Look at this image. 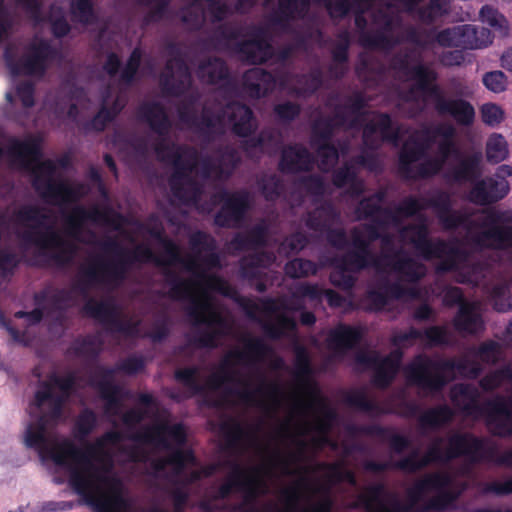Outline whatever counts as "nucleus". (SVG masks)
Returning <instances> with one entry per match:
<instances>
[{
    "mask_svg": "<svg viewBox=\"0 0 512 512\" xmlns=\"http://www.w3.org/2000/svg\"><path fill=\"white\" fill-rule=\"evenodd\" d=\"M480 392L473 384L457 383L450 389V400L467 415L481 412L493 436L507 438L512 435V396L496 395L481 407Z\"/></svg>",
    "mask_w": 512,
    "mask_h": 512,
    "instance_id": "8",
    "label": "nucleus"
},
{
    "mask_svg": "<svg viewBox=\"0 0 512 512\" xmlns=\"http://www.w3.org/2000/svg\"><path fill=\"white\" fill-rule=\"evenodd\" d=\"M52 419L47 413H43L38 418L27 425L24 434V443L28 448L38 451L42 459H50L56 465L68 466L67 455L63 452L62 441L57 442L52 439L47 432L49 421H57Z\"/></svg>",
    "mask_w": 512,
    "mask_h": 512,
    "instance_id": "15",
    "label": "nucleus"
},
{
    "mask_svg": "<svg viewBox=\"0 0 512 512\" xmlns=\"http://www.w3.org/2000/svg\"><path fill=\"white\" fill-rule=\"evenodd\" d=\"M363 430L368 435L388 441L391 450L396 454L403 453L411 446V441L407 436L395 433L391 428L375 424L366 426Z\"/></svg>",
    "mask_w": 512,
    "mask_h": 512,
    "instance_id": "59",
    "label": "nucleus"
},
{
    "mask_svg": "<svg viewBox=\"0 0 512 512\" xmlns=\"http://www.w3.org/2000/svg\"><path fill=\"white\" fill-rule=\"evenodd\" d=\"M397 68L408 75L410 79L415 81V84L410 89L409 94H412L415 90L423 92L438 79L436 71L422 63L410 66L406 57L398 60Z\"/></svg>",
    "mask_w": 512,
    "mask_h": 512,
    "instance_id": "55",
    "label": "nucleus"
},
{
    "mask_svg": "<svg viewBox=\"0 0 512 512\" xmlns=\"http://www.w3.org/2000/svg\"><path fill=\"white\" fill-rule=\"evenodd\" d=\"M401 349H394L388 355L381 357L378 352L359 351L355 361L368 369H373L372 384L380 389L388 388L394 381L403 359Z\"/></svg>",
    "mask_w": 512,
    "mask_h": 512,
    "instance_id": "17",
    "label": "nucleus"
},
{
    "mask_svg": "<svg viewBox=\"0 0 512 512\" xmlns=\"http://www.w3.org/2000/svg\"><path fill=\"white\" fill-rule=\"evenodd\" d=\"M186 312L193 326H206L205 330L188 339V345L196 348H216L218 339L228 329L226 318L207 299L191 298Z\"/></svg>",
    "mask_w": 512,
    "mask_h": 512,
    "instance_id": "10",
    "label": "nucleus"
},
{
    "mask_svg": "<svg viewBox=\"0 0 512 512\" xmlns=\"http://www.w3.org/2000/svg\"><path fill=\"white\" fill-rule=\"evenodd\" d=\"M481 162L480 152L465 156L460 154L457 157V163L446 170L444 178L456 184L475 183L481 174Z\"/></svg>",
    "mask_w": 512,
    "mask_h": 512,
    "instance_id": "32",
    "label": "nucleus"
},
{
    "mask_svg": "<svg viewBox=\"0 0 512 512\" xmlns=\"http://www.w3.org/2000/svg\"><path fill=\"white\" fill-rule=\"evenodd\" d=\"M111 210L106 209L105 211L99 210L97 207L87 210L83 206H76L73 208L72 213L66 219L67 232L70 236L79 239L78 236L82 231L84 222L91 220L94 222L102 221L107 225H112L117 229L123 217L120 213H114V219H110L109 215Z\"/></svg>",
    "mask_w": 512,
    "mask_h": 512,
    "instance_id": "29",
    "label": "nucleus"
},
{
    "mask_svg": "<svg viewBox=\"0 0 512 512\" xmlns=\"http://www.w3.org/2000/svg\"><path fill=\"white\" fill-rule=\"evenodd\" d=\"M304 221L309 230L321 233L340 221V212L331 201H323L306 213Z\"/></svg>",
    "mask_w": 512,
    "mask_h": 512,
    "instance_id": "47",
    "label": "nucleus"
},
{
    "mask_svg": "<svg viewBox=\"0 0 512 512\" xmlns=\"http://www.w3.org/2000/svg\"><path fill=\"white\" fill-rule=\"evenodd\" d=\"M7 155L17 161L32 175V187L47 203L64 204L78 201L84 195L81 183L71 185L65 180H55L57 164L61 168L70 166V157L63 155L57 162L41 160L43 153L40 140L30 137L26 140L13 138L7 148Z\"/></svg>",
    "mask_w": 512,
    "mask_h": 512,
    "instance_id": "3",
    "label": "nucleus"
},
{
    "mask_svg": "<svg viewBox=\"0 0 512 512\" xmlns=\"http://www.w3.org/2000/svg\"><path fill=\"white\" fill-rule=\"evenodd\" d=\"M425 209L431 208L445 231H455L458 228H466L469 224H475L471 214L466 211L453 209L451 195L444 190H437L431 197L423 198Z\"/></svg>",
    "mask_w": 512,
    "mask_h": 512,
    "instance_id": "20",
    "label": "nucleus"
},
{
    "mask_svg": "<svg viewBox=\"0 0 512 512\" xmlns=\"http://www.w3.org/2000/svg\"><path fill=\"white\" fill-rule=\"evenodd\" d=\"M510 191L505 177L495 174L477 180L469 191V200L480 206L491 205L504 199Z\"/></svg>",
    "mask_w": 512,
    "mask_h": 512,
    "instance_id": "23",
    "label": "nucleus"
},
{
    "mask_svg": "<svg viewBox=\"0 0 512 512\" xmlns=\"http://www.w3.org/2000/svg\"><path fill=\"white\" fill-rule=\"evenodd\" d=\"M232 468V473L227 481L221 484L217 490L218 499H226L230 496L233 489L244 493V503L253 504L260 494L265 492V483L259 477V469L253 468L246 470L236 462H227Z\"/></svg>",
    "mask_w": 512,
    "mask_h": 512,
    "instance_id": "16",
    "label": "nucleus"
},
{
    "mask_svg": "<svg viewBox=\"0 0 512 512\" xmlns=\"http://www.w3.org/2000/svg\"><path fill=\"white\" fill-rule=\"evenodd\" d=\"M295 371L296 376L303 380L305 390L310 395L312 402L317 404L322 410L324 417L328 421H332L336 417V413L331 409L320 396V391L315 382L310 379L312 375L311 359L308 351L303 346H298L295 350Z\"/></svg>",
    "mask_w": 512,
    "mask_h": 512,
    "instance_id": "24",
    "label": "nucleus"
},
{
    "mask_svg": "<svg viewBox=\"0 0 512 512\" xmlns=\"http://www.w3.org/2000/svg\"><path fill=\"white\" fill-rule=\"evenodd\" d=\"M466 436L462 435V432H454L447 438V447L441 448V444L444 442L442 437H436L429 445L425 454L422 456L426 466L431 463H448L455 459L463 457V444Z\"/></svg>",
    "mask_w": 512,
    "mask_h": 512,
    "instance_id": "27",
    "label": "nucleus"
},
{
    "mask_svg": "<svg viewBox=\"0 0 512 512\" xmlns=\"http://www.w3.org/2000/svg\"><path fill=\"white\" fill-rule=\"evenodd\" d=\"M385 210H389V208L382 207L367 196L359 201L355 212L359 220H371L378 225H387L389 220L385 218Z\"/></svg>",
    "mask_w": 512,
    "mask_h": 512,
    "instance_id": "63",
    "label": "nucleus"
},
{
    "mask_svg": "<svg viewBox=\"0 0 512 512\" xmlns=\"http://www.w3.org/2000/svg\"><path fill=\"white\" fill-rule=\"evenodd\" d=\"M504 221V213L495 210L486 212L480 221L466 227L482 229L470 237L471 243L478 249L512 248V225H503Z\"/></svg>",
    "mask_w": 512,
    "mask_h": 512,
    "instance_id": "11",
    "label": "nucleus"
},
{
    "mask_svg": "<svg viewBox=\"0 0 512 512\" xmlns=\"http://www.w3.org/2000/svg\"><path fill=\"white\" fill-rule=\"evenodd\" d=\"M400 235L407 238L424 259H431L436 240L429 238V229L424 222L404 226L400 230Z\"/></svg>",
    "mask_w": 512,
    "mask_h": 512,
    "instance_id": "50",
    "label": "nucleus"
},
{
    "mask_svg": "<svg viewBox=\"0 0 512 512\" xmlns=\"http://www.w3.org/2000/svg\"><path fill=\"white\" fill-rule=\"evenodd\" d=\"M269 225L265 219L249 228L246 232H237L229 242L231 249L237 252L255 251L267 246Z\"/></svg>",
    "mask_w": 512,
    "mask_h": 512,
    "instance_id": "33",
    "label": "nucleus"
},
{
    "mask_svg": "<svg viewBox=\"0 0 512 512\" xmlns=\"http://www.w3.org/2000/svg\"><path fill=\"white\" fill-rule=\"evenodd\" d=\"M214 153L219 168V179L230 178L241 163L238 151L231 145L218 146Z\"/></svg>",
    "mask_w": 512,
    "mask_h": 512,
    "instance_id": "61",
    "label": "nucleus"
},
{
    "mask_svg": "<svg viewBox=\"0 0 512 512\" xmlns=\"http://www.w3.org/2000/svg\"><path fill=\"white\" fill-rule=\"evenodd\" d=\"M295 80V93L307 97L315 94L323 85L324 75L319 66L310 69L308 73L297 74Z\"/></svg>",
    "mask_w": 512,
    "mask_h": 512,
    "instance_id": "60",
    "label": "nucleus"
},
{
    "mask_svg": "<svg viewBox=\"0 0 512 512\" xmlns=\"http://www.w3.org/2000/svg\"><path fill=\"white\" fill-rule=\"evenodd\" d=\"M243 84L252 97L261 98L275 89L277 77L270 71L255 67L244 73Z\"/></svg>",
    "mask_w": 512,
    "mask_h": 512,
    "instance_id": "43",
    "label": "nucleus"
},
{
    "mask_svg": "<svg viewBox=\"0 0 512 512\" xmlns=\"http://www.w3.org/2000/svg\"><path fill=\"white\" fill-rule=\"evenodd\" d=\"M330 265L333 267L329 276L331 284L344 291H349L355 286L357 282L355 274L364 270L358 269L340 255L331 258Z\"/></svg>",
    "mask_w": 512,
    "mask_h": 512,
    "instance_id": "46",
    "label": "nucleus"
},
{
    "mask_svg": "<svg viewBox=\"0 0 512 512\" xmlns=\"http://www.w3.org/2000/svg\"><path fill=\"white\" fill-rule=\"evenodd\" d=\"M470 254L463 248L458 240L446 241L436 239L435 249L431 259H440L436 266L437 273H450L459 271L468 262Z\"/></svg>",
    "mask_w": 512,
    "mask_h": 512,
    "instance_id": "25",
    "label": "nucleus"
},
{
    "mask_svg": "<svg viewBox=\"0 0 512 512\" xmlns=\"http://www.w3.org/2000/svg\"><path fill=\"white\" fill-rule=\"evenodd\" d=\"M167 52L172 58L165 64V73L160 77V86L163 94L167 96L180 97L189 88L191 76L177 43L169 42Z\"/></svg>",
    "mask_w": 512,
    "mask_h": 512,
    "instance_id": "19",
    "label": "nucleus"
},
{
    "mask_svg": "<svg viewBox=\"0 0 512 512\" xmlns=\"http://www.w3.org/2000/svg\"><path fill=\"white\" fill-rule=\"evenodd\" d=\"M362 338L363 331L360 327L340 323L330 330L327 345L335 354L343 356L349 350L354 349Z\"/></svg>",
    "mask_w": 512,
    "mask_h": 512,
    "instance_id": "37",
    "label": "nucleus"
},
{
    "mask_svg": "<svg viewBox=\"0 0 512 512\" xmlns=\"http://www.w3.org/2000/svg\"><path fill=\"white\" fill-rule=\"evenodd\" d=\"M272 353V348L259 337H250L244 342V350H234L229 352L222 360L218 371L212 374L207 385L212 390L220 389L226 383L243 385V389L228 387L225 394L228 396H236L245 404H255L257 395L269 393L276 395L279 387L276 384L266 383L262 379L261 384L256 389H250L249 383L238 377V371L232 369V361L237 363L258 362L264 357Z\"/></svg>",
    "mask_w": 512,
    "mask_h": 512,
    "instance_id": "5",
    "label": "nucleus"
},
{
    "mask_svg": "<svg viewBox=\"0 0 512 512\" xmlns=\"http://www.w3.org/2000/svg\"><path fill=\"white\" fill-rule=\"evenodd\" d=\"M459 48L462 50H475L487 47L492 43V34L488 28L471 24L458 25Z\"/></svg>",
    "mask_w": 512,
    "mask_h": 512,
    "instance_id": "56",
    "label": "nucleus"
},
{
    "mask_svg": "<svg viewBox=\"0 0 512 512\" xmlns=\"http://www.w3.org/2000/svg\"><path fill=\"white\" fill-rule=\"evenodd\" d=\"M151 235L159 238L164 247L167 260L158 257L149 246L137 245L134 249L124 248L116 239L107 238L100 243L101 249L114 255L111 259L96 257L93 262L81 270V279L73 289L86 294L95 285L118 287L127 278L131 266L135 263H154L156 266L183 264L185 270L197 272L200 269L196 257L184 260L179 246L168 238H163L160 231H151Z\"/></svg>",
    "mask_w": 512,
    "mask_h": 512,
    "instance_id": "2",
    "label": "nucleus"
},
{
    "mask_svg": "<svg viewBox=\"0 0 512 512\" xmlns=\"http://www.w3.org/2000/svg\"><path fill=\"white\" fill-rule=\"evenodd\" d=\"M298 295L301 297L316 298L319 295V289L317 285L304 283L301 284L296 293L293 294V299L287 301L285 299H275L271 297L262 298V311L267 314H275L279 311H302L304 309L303 302L298 299Z\"/></svg>",
    "mask_w": 512,
    "mask_h": 512,
    "instance_id": "36",
    "label": "nucleus"
},
{
    "mask_svg": "<svg viewBox=\"0 0 512 512\" xmlns=\"http://www.w3.org/2000/svg\"><path fill=\"white\" fill-rule=\"evenodd\" d=\"M169 158L173 164L174 170L183 171L187 173V175H190L196 167L199 153L195 148L179 146Z\"/></svg>",
    "mask_w": 512,
    "mask_h": 512,
    "instance_id": "64",
    "label": "nucleus"
},
{
    "mask_svg": "<svg viewBox=\"0 0 512 512\" xmlns=\"http://www.w3.org/2000/svg\"><path fill=\"white\" fill-rule=\"evenodd\" d=\"M223 117L231 128V132L240 138L248 139L258 129V120L253 110L238 101L228 103L223 109Z\"/></svg>",
    "mask_w": 512,
    "mask_h": 512,
    "instance_id": "26",
    "label": "nucleus"
},
{
    "mask_svg": "<svg viewBox=\"0 0 512 512\" xmlns=\"http://www.w3.org/2000/svg\"><path fill=\"white\" fill-rule=\"evenodd\" d=\"M379 132L382 140L397 143L400 139L399 129L393 128L392 118L388 113H379L375 120L369 121L363 128V143L370 149H377L379 142L374 135Z\"/></svg>",
    "mask_w": 512,
    "mask_h": 512,
    "instance_id": "34",
    "label": "nucleus"
},
{
    "mask_svg": "<svg viewBox=\"0 0 512 512\" xmlns=\"http://www.w3.org/2000/svg\"><path fill=\"white\" fill-rule=\"evenodd\" d=\"M129 439L137 443L152 444L165 450H172L166 458L153 461L152 467L158 472L163 471L167 466H172L179 474L187 464L195 461L192 450L180 448L187 440L186 429L182 423L170 425L168 422H161L153 426H146L141 431L132 434Z\"/></svg>",
    "mask_w": 512,
    "mask_h": 512,
    "instance_id": "9",
    "label": "nucleus"
},
{
    "mask_svg": "<svg viewBox=\"0 0 512 512\" xmlns=\"http://www.w3.org/2000/svg\"><path fill=\"white\" fill-rule=\"evenodd\" d=\"M15 221L29 227L21 238L38 248V255L47 258L58 267L70 265L76 254L75 244L64 240L52 225H46L50 216L42 207L23 205L14 212Z\"/></svg>",
    "mask_w": 512,
    "mask_h": 512,
    "instance_id": "6",
    "label": "nucleus"
},
{
    "mask_svg": "<svg viewBox=\"0 0 512 512\" xmlns=\"http://www.w3.org/2000/svg\"><path fill=\"white\" fill-rule=\"evenodd\" d=\"M122 440V433L115 430L105 432L93 443L85 440L83 448L76 446L70 439L62 440L61 448L68 461L66 467L69 469V486L87 503L93 505L96 512L102 511V503L107 508L127 506L122 494L121 479L106 475L112 468V460L105 447Z\"/></svg>",
    "mask_w": 512,
    "mask_h": 512,
    "instance_id": "1",
    "label": "nucleus"
},
{
    "mask_svg": "<svg viewBox=\"0 0 512 512\" xmlns=\"http://www.w3.org/2000/svg\"><path fill=\"white\" fill-rule=\"evenodd\" d=\"M315 164L313 154L302 144H289L282 148L278 170L283 174L310 172Z\"/></svg>",
    "mask_w": 512,
    "mask_h": 512,
    "instance_id": "28",
    "label": "nucleus"
},
{
    "mask_svg": "<svg viewBox=\"0 0 512 512\" xmlns=\"http://www.w3.org/2000/svg\"><path fill=\"white\" fill-rule=\"evenodd\" d=\"M351 249L340 256L346 258L358 269H368L377 265L376 255L371 249V244L366 240L365 235L360 229L354 227L351 232Z\"/></svg>",
    "mask_w": 512,
    "mask_h": 512,
    "instance_id": "35",
    "label": "nucleus"
},
{
    "mask_svg": "<svg viewBox=\"0 0 512 512\" xmlns=\"http://www.w3.org/2000/svg\"><path fill=\"white\" fill-rule=\"evenodd\" d=\"M115 373L114 368L98 365L89 379V385L97 389L101 399L105 401L106 412L113 414H117L123 399L122 387L113 381Z\"/></svg>",
    "mask_w": 512,
    "mask_h": 512,
    "instance_id": "21",
    "label": "nucleus"
},
{
    "mask_svg": "<svg viewBox=\"0 0 512 512\" xmlns=\"http://www.w3.org/2000/svg\"><path fill=\"white\" fill-rule=\"evenodd\" d=\"M483 369L479 362L467 357L432 358L426 354L416 355L405 367V374L410 385L419 388L426 395H435L456 379H476Z\"/></svg>",
    "mask_w": 512,
    "mask_h": 512,
    "instance_id": "4",
    "label": "nucleus"
},
{
    "mask_svg": "<svg viewBox=\"0 0 512 512\" xmlns=\"http://www.w3.org/2000/svg\"><path fill=\"white\" fill-rule=\"evenodd\" d=\"M137 115L140 121L145 122L151 131L159 136V140L154 145L158 159L170 161V155L180 145L168 142L172 121L164 105L158 101L145 102L138 107Z\"/></svg>",
    "mask_w": 512,
    "mask_h": 512,
    "instance_id": "12",
    "label": "nucleus"
},
{
    "mask_svg": "<svg viewBox=\"0 0 512 512\" xmlns=\"http://www.w3.org/2000/svg\"><path fill=\"white\" fill-rule=\"evenodd\" d=\"M428 147V143L413 137L403 144L398 155V172L401 178H413V164L426 157Z\"/></svg>",
    "mask_w": 512,
    "mask_h": 512,
    "instance_id": "41",
    "label": "nucleus"
},
{
    "mask_svg": "<svg viewBox=\"0 0 512 512\" xmlns=\"http://www.w3.org/2000/svg\"><path fill=\"white\" fill-rule=\"evenodd\" d=\"M415 295L414 290H408L398 282L386 281L381 289H372L367 292V300L374 311H381L389 303V299H401L405 295Z\"/></svg>",
    "mask_w": 512,
    "mask_h": 512,
    "instance_id": "54",
    "label": "nucleus"
},
{
    "mask_svg": "<svg viewBox=\"0 0 512 512\" xmlns=\"http://www.w3.org/2000/svg\"><path fill=\"white\" fill-rule=\"evenodd\" d=\"M234 50L247 64L258 65L266 63L272 57L273 47L267 39L266 29L255 27L251 38L237 41Z\"/></svg>",
    "mask_w": 512,
    "mask_h": 512,
    "instance_id": "22",
    "label": "nucleus"
},
{
    "mask_svg": "<svg viewBox=\"0 0 512 512\" xmlns=\"http://www.w3.org/2000/svg\"><path fill=\"white\" fill-rule=\"evenodd\" d=\"M274 255L261 250L244 256L239 261V275L242 279L252 283L255 279L265 276L260 268H266L274 261Z\"/></svg>",
    "mask_w": 512,
    "mask_h": 512,
    "instance_id": "53",
    "label": "nucleus"
},
{
    "mask_svg": "<svg viewBox=\"0 0 512 512\" xmlns=\"http://www.w3.org/2000/svg\"><path fill=\"white\" fill-rule=\"evenodd\" d=\"M213 201L221 204L213 224L226 229L239 228L252 206L251 194L246 189L228 191L223 188L213 195Z\"/></svg>",
    "mask_w": 512,
    "mask_h": 512,
    "instance_id": "13",
    "label": "nucleus"
},
{
    "mask_svg": "<svg viewBox=\"0 0 512 512\" xmlns=\"http://www.w3.org/2000/svg\"><path fill=\"white\" fill-rule=\"evenodd\" d=\"M452 477L447 472L426 474L407 491V502L402 503L393 496L386 512H445L454 508L458 494L451 491Z\"/></svg>",
    "mask_w": 512,
    "mask_h": 512,
    "instance_id": "7",
    "label": "nucleus"
},
{
    "mask_svg": "<svg viewBox=\"0 0 512 512\" xmlns=\"http://www.w3.org/2000/svg\"><path fill=\"white\" fill-rule=\"evenodd\" d=\"M76 374L69 372L65 376H59L52 372L48 380L39 382V389L35 392L33 405L40 409L45 403L49 404V415L52 419H60L66 397L75 388Z\"/></svg>",
    "mask_w": 512,
    "mask_h": 512,
    "instance_id": "14",
    "label": "nucleus"
},
{
    "mask_svg": "<svg viewBox=\"0 0 512 512\" xmlns=\"http://www.w3.org/2000/svg\"><path fill=\"white\" fill-rule=\"evenodd\" d=\"M169 185L173 196L183 204L197 203L203 193L201 184L183 171L174 170Z\"/></svg>",
    "mask_w": 512,
    "mask_h": 512,
    "instance_id": "40",
    "label": "nucleus"
},
{
    "mask_svg": "<svg viewBox=\"0 0 512 512\" xmlns=\"http://www.w3.org/2000/svg\"><path fill=\"white\" fill-rule=\"evenodd\" d=\"M59 56V50L47 39H39L29 44L27 52L17 62H10L13 75L42 76L48 68V62Z\"/></svg>",
    "mask_w": 512,
    "mask_h": 512,
    "instance_id": "18",
    "label": "nucleus"
},
{
    "mask_svg": "<svg viewBox=\"0 0 512 512\" xmlns=\"http://www.w3.org/2000/svg\"><path fill=\"white\" fill-rule=\"evenodd\" d=\"M440 116L451 117L456 124L462 127H470L475 122V108L463 98H449L439 104Z\"/></svg>",
    "mask_w": 512,
    "mask_h": 512,
    "instance_id": "48",
    "label": "nucleus"
},
{
    "mask_svg": "<svg viewBox=\"0 0 512 512\" xmlns=\"http://www.w3.org/2000/svg\"><path fill=\"white\" fill-rule=\"evenodd\" d=\"M331 181L337 189L347 187L346 194L351 198H359L365 192L364 180L358 176L357 169L349 162L334 170Z\"/></svg>",
    "mask_w": 512,
    "mask_h": 512,
    "instance_id": "45",
    "label": "nucleus"
},
{
    "mask_svg": "<svg viewBox=\"0 0 512 512\" xmlns=\"http://www.w3.org/2000/svg\"><path fill=\"white\" fill-rule=\"evenodd\" d=\"M189 245L206 268L214 269L221 267L220 255L216 251L217 242L212 235L198 230L190 235Z\"/></svg>",
    "mask_w": 512,
    "mask_h": 512,
    "instance_id": "38",
    "label": "nucleus"
},
{
    "mask_svg": "<svg viewBox=\"0 0 512 512\" xmlns=\"http://www.w3.org/2000/svg\"><path fill=\"white\" fill-rule=\"evenodd\" d=\"M465 435L464 454L471 464H479L482 462H490L497 465V458L501 454L495 443L488 438L479 437L471 432H462Z\"/></svg>",
    "mask_w": 512,
    "mask_h": 512,
    "instance_id": "31",
    "label": "nucleus"
},
{
    "mask_svg": "<svg viewBox=\"0 0 512 512\" xmlns=\"http://www.w3.org/2000/svg\"><path fill=\"white\" fill-rule=\"evenodd\" d=\"M198 277L205 282V285L219 294L234 300L251 320H257V313L262 310L259 305L250 298L239 295L237 290L224 278L217 275H206L204 272Z\"/></svg>",
    "mask_w": 512,
    "mask_h": 512,
    "instance_id": "30",
    "label": "nucleus"
},
{
    "mask_svg": "<svg viewBox=\"0 0 512 512\" xmlns=\"http://www.w3.org/2000/svg\"><path fill=\"white\" fill-rule=\"evenodd\" d=\"M311 0H278V9L271 16V23L283 30L293 20L303 19L309 11Z\"/></svg>",
    "mask_w": 512,
    "mask_h": 512,
    "instance_id": "44",
    "label": "nucleus"
},
{
    "mask_svg": "<svg viewBox=\"0 0 512 512\" xmlns=\"http://www.w3.org/2000/svg\"><path fill=\"white\" fill-rule=\"evenodd\" d=\"M385 258L389 260L391 269L405 282L415 284L426 276V266L402 250L396 251L393 255H385Z\"/></svg>",
    "mask_w": 512,
    "mask_h": 512,
    "instance_id": "39",
    "label": "nucleus"
},
{
    "mask_svg": "<svg viewBox=\"0 0 512 512\" xmlns=\"http://www.w3.org/2000/svg\"><path fill=\"white\" fill-rule=\"evenodd\" d=\"M368 105V99L361 91L353 92L350 96L346 97L343 105L335 107L334 119L337 120V125H344L348 119L347 114L354 116L350 125L355 126L358 120L365 116V108Z\"/></svg>",
    "mask_w": 512,
    "mask_h": 512,
    "instance_id": "52",
    "label": "nucleus"
},
{
    "mask_svg": "<svg viewBox=\"0 0 512 512\" xmlns=\"http://www.w3.org/2000/svg\"><path fill=\"white\" fill-rule=\"evenodd\" d=\"M351 44L348 31H342L337 35V41L331 49L332 63L328 71L335 80H341L348 72L349 48Z\"/></svg>",
    "mask_w": 512,
    "mask_h": 512,
    "instance_id": "49",
    "label": "nucleus"
},
{
    "mask_svg": "<svg viewBox=\"0 0 512 512\" xmlns=\"http://www.w3.org/2000/svg\"><path fill=\"white\" fill-rule=\"evenodd\" d=\"M452 322L455 330L459 333L474 335L484 329L482 315L473 302L462 303Z\"/></svg>",
    "mask_w": 512,
    "mask_h": 512,
    "instance_id": "51",
    "label": "nucleus"
},
{
    "mask_svg": "<svg viewBox=\"0 0 512 512\" xmlns=\"http://www.w3.org/2000/svg\"><path fill=\"white\" fill-rule=\"evenodd\" d=\"M82 311L87 316L99 320L112 330L119 317L117 306L112 302L96 301L89 299L83 306Z\"/></svg>",
    "mask_w": 512,
    "mask_h": 512,
    "instance_id": "57",
    "label": "nucleus"
},
{
    "mask_svg": "<svg viewBox=\"0 0 512 512\" xmlns=\"http://www.w3.org/2000/svg\"><path fill=\"white\" fill-rule=\"evenodd\" d=\"M425 210L423 198L416 196L405 197L394 209L385 210V218L394 224H399L402 218H411Z\"/></svg>",
    "mask_w": 512,
    "mask_h": 512,
    "instance_id": "58",
    "label": "nucleus"
},
{
    "mask_svg": "<svg viewBox=\"0 0 512 512\" xmlns=\"http://www.w3.org/2000/svg\"><path fill=\"white\" fill-rule=\"evenodd\" d=\"M281 145V134L273 128H263L256 135L241 141V148L245 154L252 157L256 152L272 154Z\"/></svg>",
    "mask_w": 512,
    "mask_h": 512,
    "instance_id": "42",
    "label": "nucleus"
},
{
    "mask_svg": "<svg viewBox=\"0 0 512 512\" xmlns=\"http://www.w3.org/2000/svg\"><path fill=\"white\" fill-rule=\"evenodd\" d=\"M454 411L447 404H440L427 409L419 417L422 428L438 429L453 420Z\"/></svg>",
    "mask_w": 512,
    "mask_h": 512,
    "instance_id": "62",
    "label": "nucleus"
}]
</instances>
